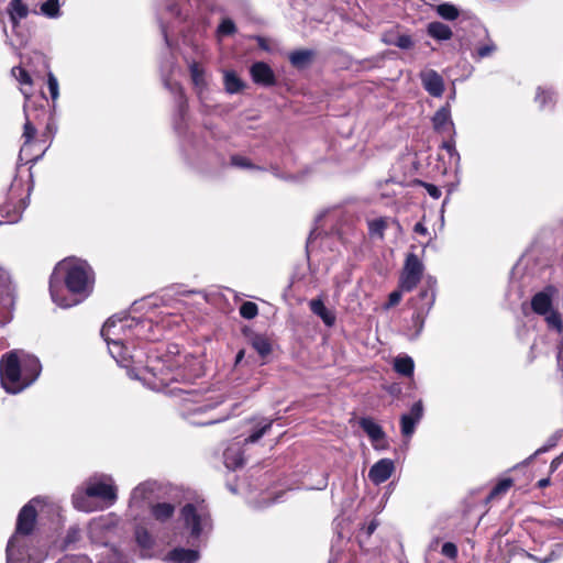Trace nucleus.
<instances>
[{
	"label": "nucleus",
	"mask_w": 563,
	"mask_h": 563,
	"mask_svg": "<svg viewBox=\"0 0 563 563\" xmlns=\"http://www.w3.org/2000/svg\"><path fill=\"white\" fill-rule=\"evenodd\" d=\"M154 376H158L162 385L179 383L184 386L173 387L169 393L178 397L184 406V415L190 417L202 413L223 402L222 395H206L197 389L188 388L191 382L200 375V362L189 354H181L177 345H170L163 356L158 357L156 364L147 365Z\"/></svg>",
	"instance_id": "f257e3e1"
},
{
	"label": "nucleus",
	"mask_w": 563,
	"mask_h": 563,
	"mask_svg": "<svg viewBox=\"0 0 563 563\" xmlns=\"http://www.w3.org/2000/svg\"><path fill=\"white\" fill-rule=\"evenodd\" d=\"M183 488L156 481L140 483L131 492L129 512L134 519L146 518L151 523L174 526L179 522Z\"/></svg>",
	"instance_id": "f03ea898"
},
{
	"label": "nucleus",
	"mask_w": 563,
	"mask_h": 563,
	"mask_svg": "<svg viewBox=\"0 0 563 563\" xmlns=\"http://www.w3.org/2000/svg\"><path fill=\"white\" fill-rule=\"evenodd\" d=\"M93 283V271L86 261L74 257L63 260L51 275L52 300L62 308L74 307L91 294Z\"/></svg>",
	"instance_id": "7ed1b4c3"
},
{
	"label": "nucleus",
	"mask_w": 563,
	"mask_h": 563,
	"mask_svg": "<svg viewBox=\"0 0 563 563\" xmlns=\"http://www.w3.org/2000/svg\"><path fill=\"white\" fill-rule=\"evenodd\" d=\"M144 322L132 317H112L106 321L101 329V335L107 342L109 353L115 362L128 369V375L133 379H142L136 373V367L143 365L145 353L136 347L134 338L142 334Z\"/></svg>",
	"instance_id": "20e7f679"
},
{
	"label": "nucleus",
	"mask_w": 563,
	"mask_h": 563,
	"mask_svg": "<svg viewBox=\"0 0 563 563\" xmlns=\"http://www.w3.org/2000/svg\"><path fill=\"white\" fill-rule=\"evenodd\" d=\"M42 371L35 355L23 350H14L2 355L0 361V379L5 391L18 394L32 385Z\"/></svg>",
	"instance_id": "39448f33"
},
{
	"label": "nucleus",
	"mask_w": 563,
	"mask_h": 563,
	"mask_svg": "<svg viewBox=\"0 0 563 563\" xmlns=\"http://www.w3.org/2000/svg\"><path fill=\"white\" fill-rule=\"evenodd\" d=\"M118 499V487L111 475L95 473L71 496L73 506L80 511L91 512L111 507Z\"/></svg>",
	"instance_id": "423d86ee"
},
{
	"label": "nucleus",
	"mask_w": 563,
	"mask_h": 563,
	"mask_svg": "<svg viewBox=\"0 0 563 563\" xmlns=\"http://www.w3.org/2000/svg\"><path fill=\"white\" fill-rule=\"evenodd\" d=\"M37 530H15L7 545V563H41L46 555L37 544Z\"/></svg>",
	"instance_id": "0eeeda50"
},
{
	"label": "nucleus",
	"mask_w": 563,
	"mask_h": 563,
	"mask_svg": "<svg viewBox=\"0 0 563 563\" xmlns=\"http://www.w3.org/2000/svg\"><path fill=\"white\" fill-rule=\"evenodd\" d=\"M37 516L53 517L52 525H64V519L60 514V507L57 504L49 501L46 497H34L25 504L16 519L15 528H34Z\"/></svg>",
	"instance_id": "6e6552de"
},
{
	"label": "nucleus",
	"mask_w": 563,
	"mask_h": 563,
	"mask_svg": "<svg viewBox=\"0 0 563 563\" xmlns=\"http://www.w3.org/2000/svg\"><path fill=\"white\" fill-rule=\"evenodd\" d=\"M558 296V287L554 285H548L532 296L531 309L536 314L544 318L549 330L563 334L562 314L553 308V299Z\"/></svg>",
	"instance_id": "1a4fd4ad"
},
{
	"label": "nucleus",
	"mask_w": 563,
	"mask_h": 563,
	"mask_svg": "<svg viewBox=\"0 0 563 563\" xmlns=\"http://www.w3.org/2000/svg\"><path fill=\"white\" fill-rule=\"evenodd\" d=\"M179 522L185 528H209L212 525V520L206 501L199 497H189L183 489Z\"/></svg>",
	"instance_id": "9d476101"
},
{
	"label": "nucleus",
	"mask_w": 563,
	"mask_h": 563,
	"mask_svg": "<svg viewBox=\"0 0 563 563\" xmlns=\"http://www.w3.org/2000/svg\"><path fill=\"white\" fill-rule=\"evenodd\" d=\"M424 265L419 257L409 253L405 261L404 271L400 276V287L405 291H411L421 280Z\"/></svg>",
	"instance_id": "9b49d317"
},
{
	"label": "nucleus",
	"mask_w": 563,
	"mask_h": 563,
	"mask_svg": "<svg viewBox=\"0 0 563 563\" xmlns=\"http://www.w3.org/2000/svg\"><path fill=\"white\" fill-rule=\"evenodd\" d=\"M15 301V289L7 271L0 267V314L9 313Z\"/></svg>",
	"instance_id": "f8f14e48"
},
{
	"label": "nucleus",
	"mask_w": 563,
	"mask_h": 563,
	"mask_svg": "<svg viewBox=\"0 0 563 563\" xmlns=\"http://www.w3.org/2000/svg\"><path fill=\"white\" fill-rule=\"evenodd\" d=\"M427 287L422 289L415 299L413 309L424 313H429L435 301V278L429 276L426 279Z\"/></svg>",
	"instance_id": "ddd939ff"
},
{
	"label": "nucleus",
	"mask_w": 563,
	"mask_h": 563,
	"mask_svg": "<svg viewBox=\"0 0 563 563\" xmlns=\"http://www.w3.org/2000/svg\"><path fill=\"white\" fill-rule=\"evenodd\" d=\"M422 87L432 97H441L444 92V81L442 76L434 69H424L420 73Z\"/></svg>",
	"instance_id": "4468645a"
},
{
	"label": "nucleus",
	"mask_w": 563,
	"mask_h": 563,
	"mask_svg": "<svg viewBox=\"0 0 563 563\" xmlns=\"http://www.w3.org/2000/svg\"><path fill=\"white\" fill-rule=\"evenodd\" d=\"M395 463L390 459L377 461L368 471V478L375 485L385 483L394 473Z\"/></svg>",
	"instance_id": "2eb2a0df"
},
{
	"label": "nucleus",
	"mask_w": 563,
	"mask_h": 563,
	"mask_svg": "<svg viewBox=\"0 0 563 563\" xmlns=\"http://www.w3.org/2000/svg\"><path fill=\"white\" fill-rule=\"evenodd\" d=\"M178 18L180 15V8L176 0H159L157 9V18L161 25V31L164 36L167 46H170V42L167 34V26L164 22L165 15Z\"/></svg>",
	"instance_id": "dca6fc26"
},
{
	"label": "nucleus",
	"mask_w": 563,
	"mask_h": 563,
	"mask_svg": "<svg viewBox=\"0 0 563 563\" xmlns=\"http://www.w3.org/2000/svg\"><path fill=\"white\" fill-rule=\"evenodd\" d=\"M252 80L263 87H272L276 84L273 69L264 62H256L250 68Z\"/></svg>",
	"instance_id": "f3484780"
},
{
	"label": "nucleus",
	"mask_w": 563,
	"mask_h": 563,
	"mask_svg": "<svg viewBox=\"0 0 563 563\" xmlns=\"http://www.w3.org/2000/svg\"><path fill=\"white\" fill-rule=\"evenodd\" d=\"M432 125L438 133H449L450 135L455 134L454 123L451 118L450 104L441 107L432 117Z\"/></svg>",
	"instance_id": "a211bd4d"
},
{
	"label": "nucleus",
	"mask_w": 563,
	"mask_h": 563,
	"mask_svg": "<svg viewBox=\"0 0 563 563\" xmlns=\"http://www.w3.org/2000/svg\"><path fill=\"white\" fill-rule=\"evenodd\" d=\"M199 559L200 552L198 549H185L183 547H175L164 556V561L167 563H197Z\"/></svg>",
	"instance_id": "6ab92c4d"
},
{
	"label": "nucleus",
	"mask_w": 563,
	"mask_h": 563,
	"mask_svg": "<svg viewBox=\"0 0 563 563\" xmlns=\"http://www.w3.org/2000/svg\"><path fill=\"white\" fill-rule=\"evenodd\" d=\"M360 427L371 439L375 450H382L385 448V432L382 427L371 418H362L360 420Z\"/></svg>",
	"instance_id": "aec40b11"
},
{
	"label": "nucleus",
	"mask_w": 563,
	"mask_h": 563,
	"mask_svg": "<svg viewBox=\"0 0 563 563\" xmlns=\"http://www.w3.org/2000/svg\"><path fill=\"white\" fill-rule=\"evenodd\" d=\"M227 468L235 471L244 465V451L241 442H232L223 453Z\"/></svg>",
	"instance_id": "412c9836"
},
{
	"label": "nucleus",
	"mask_w": 563,
	"mask_h": 563,
	"mask_svg": "<svg viewBox=\"0 0 563 563\" xmlns=\"http://www.w3.org/2000/svg\"><path fill=\"white\" fill-rule=\"evenodd\" d=\"M190 78L194 84L196 93L201 102H203L205 93L208 89V84L205 78V70L200 67V65L196 62L188 63Z\"/></svg>",
	"instance_id": "4be33fe9"
},
{
	"label": "nucleus",
	"mask_w": 563,
	"mask_h": 563,
	"mask_svg": "<svg viewBox=\"0 0 563 563\" xmlns=\"http://www.w3.org/2000/svg\"><path fill=\"white\" fill-rule=\"evenodd\" d=\"M154 531L155 530H137L136 541L144 550L158 553L163 549V543L157 540V536L153 534Z\"/></svg>",
	"instance_id": "5701e85b"
},
{
	"label": "nucleus",
	"mask_w": 563,
	"mask_h": 563,
	"mask_svg": "<svg viewBox=\"0 0 563 563\" xmlns=\"http://www.w3.org/2000/svg\"><path fill=\"white\" fill-rule=\"evenodd\" d=\"M7 12L13 27L19 26L20 21L29 15V7L22 0H10Z\"/></svg>",
	"instance_id": "b1692460"
},
{
	"label": "nucleus",
	"mask_w": 563,
	"mask_h": 563,
	"mask_svg": "<svg viewBox=\"0 0 563 563\" xmlns=\"http://www.w3.org/2000/svg\"><path fill=\"white\" fill-rule=\"evenodd\" d=\"M390 223L398 225L397 220L386 217L367 220V228L371 238L383 240L385 230Z\"/></svg>",
	"instance_id": "393cba45"
},
{
	"label": "nucleus",
	"mask_w": 563,
	"mask_h": 563,
	"mask_svg": "<svg viewBox=\"0 0 563 563\" xmlns=\"http://www.w3.org/2000/svg\"><path fill=\"white\" fill-rule=\"evenodd\" d=\"M310 310L318 316L325 325L332 327L335 323V314L329 310L322 299H312L309 302Z\"/></svg>",
	"instance_id": "a878e982"
},
{
	"label": "nucleus",
	"mask_w": 563,
	"mask_h": 563,
	"mask_svg": "<svg viewBox=\"0 0 563 563\" xmlns=\"http://www.w3.org/2000/svg\"><path fill=\"white\" fill-rule=\"evenodd\" d=\"M428 35L438 41H448L452 37L451 27L442 22H430L427 27Z\"/></svg>",
	"instance_id": "bb28decb"
},
{
	"label": "nucleus",
	"mask_w": 563,
	"mask_h": 563,
	"mask_svg": "<svg viewBox=\"0 0 563 563\" xmlns=\"http://www.w3.org/2000/svg\"><path fill=\"white\" fill-rule=\"evenodd\" d=\"M224 89L228 93L240 92L244 88V82L232 70H225L223 74Z\"/></svg>",
	"instance_id": "cd10ccee"
},
{
	"label": "nucleus",
	"mask_w": 563,
	"mask_h": 563,
	"mask_svg": "<svg viewBox=\"0 0 563 563\" xmlns=\"http://www.w3.org/2000/svg\"><path fill=\"white\" fill-rule=\"evenodd\" d=\"M395 371L404 376H412L415 369L413 360L410 356H398L394 361Z\"/></svg>",
	"instance_id": "c85d7f7f"
},
{
	"label": "nucleus",
	"mask_w": 563,
	"mask_h": 563,
	"mask_svg": "<svg viewBox=\"0 0 563 563\" xmlns=\"http://www.w3.org/2000/svg\"><path fill=\"white\" fill-rule=\"evenodd\" d=\"M273 426V420L262 419L253 432L243 440L244 444L257 442Z\"/></svg>",
	"instance_id": "c756f323"
},
{
	"label": "nucleus",
	"mask_w": 563,
	"mask_h": 563,
	"mask_svg": "<svg viewBox=\"0 0 563 563\" xmlns=\"http://www.w3.org/2000/svg\"><path fill=\"white\" fill-rule=\"evenodd\" d=\"M534 101L540 110H544L548 107H553L555 102L554 92L550 89H543L539 87L536 92Z\"/></svg>",
	"instance_id": "7c9ffc66"
},
{
	"label": "nucleus",
	"mask_w": 563,
	"mask_h": 563,
	"mask_svg": "<svg viewBox=\"0 0 563 563\" xmlns=\"http://www.w3.org/2000/svg\"><path fill=\"white\" fill-rule=\"evenodd\" d=\"M251 343L253 349L262 356L265 357L272 352V344L269 340L262 335V334H255L251 339Z\"/></svg>",
	"instance_id": "2f4dec72"
},
{
	"label": "nucleus",
	"mask_w": 563,
	"mask_h": 563,
	"mask_svg": "<svg viewBox=\"0 0 563 563\" xmlns=\"http://www.w3.org/2000/svg\"><path fill=\"white\" fill-rule=\"evenodd\" d=\"M41 13L48 19H57L62 15L59 0H46L40 7Z\"/></svg>",
	"instance_id": "473e14b6"
},
{
	"label": "nucleus",
	"mask_w": 563,
	"mask_h": 563,
	"mask_svg": "<svg viewBox=\"0 0 563 563\" xmlns=\"http://www.w3.org/2000/svg\"><path fill=\"white\" fill-rule=\"evenodd\" d=\"M312 52L308 49L295 51L289 55V60L297 68L305 67L311 59Z\"/></svg>",
	"instance_id": "72a5a7b5"
},
{
	"label": "nucleus",
	"mask_w": 563,
	"mask_h": 563,
	"mask_svg": "<svg viewBox=\"0 0 563 563\" xmlns=\"http://www.w3.org/2000/svg\"><path fill=\"white\" fill-rule=\"evenodd\" d=\"M384 42L388 45L397 46L401 49H409L413 46V41L410 35L400 34L397 36H386Z\"/></svg>",
	"instance_id": "f704fd0d"
},
{
	"label": "nucleus",
	"mask_w": 563,
	"mask_h": 563,
	"mask_svg": "<svg viewBox=\"0 0 563 563\" xmlns=\"http://www.w3.org/2000/svg\"><path fill=\"white\" fill-rule=\"evenodd\" d=\"M427 316H428V313L415 310L412 318H411L412 332L410 333V338L412 340L417 339L421 334L423 327H424V321H426Z\"/></svg>",
	"instance_id": "c9c22d12"
},
{
	"label": "nucleus",
	"mask_w": 563,
	"mask_h": 563,
	"mask_svg": "<svg viewBox=\"0 0 563 563\" xmlns=\"http://www.w3.org/2000/svg\"><path fill=\"white\" fill-rule=\"evenodd\" d=\"M438 14L448 21H454L459 18V9L451 3H442L437 7Z\"/></svg>",
	"instance_id": "e433bc0d"
},
{
	"label": "nucleus",
	"mask_w": 563,
	"mask_h": 563,
	"mask_svg": "<svg viewBox=\"0 0 563 563\" xmlns=\"http://www.w3.org/2000/svg\"><path fill=\"white\" fill-rule=\"evenodd\" d=\"M511 486H512L511 478L501 479L490 490L489 495L487 496V501L494 500V499L498 498L499 496L504 495Z\"/></svg>",
	"instance_id": "4c0bfd02"
},
{
	"label": "nucleus",
	"mask_w": 563,
	"mask_h": 563,
	"mask_svg": "<svg viewBox=\"0 0 563 563\" xmlns=\"http://www.w3.org/2000/svg\"><path fill=\"white\" fill-rule=\"evenodd\" d=\"M235 32L236 26L234 22L229 18L223 19L217 29V35L219 38L233 35Z\"/></svg>",
	"instance_id": "58836bf2"
},
{
	"label": "nucleus",
	"mask_w": 563,
	"mask_h": 563,
	"mask_svg": "<svg viewBox=\"0 0 563 563\" xmlns=\"http://www.w3.org/2000/svg\"><path fill=\"white\" fill-rule=\"evenodd\" d=\"M47 88H48V91L51 93V98L53 101V108H55L56 101L59 97V85H58L57 78L51 71L47 74Z\"/></svg>",
	"instance_id": "ea45409f"
},
{
	"label": "nucleus",
	"mask_w": 563,
	"mask_h": 563,
	"mask_svg": "<svg viewBox=\"0 0 563 563\" xmlns=\"http://www.w3.org/2000/svg\"><path fill=\"white\" fill-rule=\"evenodd\" d=\"M29 206V196L25 198L20 199L16 207H14L13 213H10V210H8V221L9 222H18L21 219L22 212L27 208Z\"/></svg>",
	"instance_id": "a19ab883"
},
{
	"label": "nucleus",
	"mask_w": 563,
	"mask_h": 563,
	"mask_svg": "<svg viewBox=\"0 0 563 563\" xmlns=\"http://www.w3.org/2000/svg\"><path fill=\"white\" fill-rule=\"evenodd\" d=\"M258 313L257 305L252 301H245L240 307V314L247 320L255 318Z\"/></svg>",
	"instance_id": "79ce46f5"
},
{
	"label": "nucleus",
	"mask_w": 563,
	"mask_h": 563,
	"mask_svg": "<svg viewBox=\"0 0 563 563\" xmlns=\"http://www.w3.org/2000/svg\"><path fill=\"white\" fill-rule=\"evenodd\" d=\"M417 424L418 423L415 422L409 416L402 415L400 418V428L402 435L410 438L413 434Z\"/></svg>",
	"instance_id": "37998d69"
},
{
	"label": "nucleus",
	"mask_w": 563,
	"mask_h": 563,
	"mask_svg": "<svg viewBox=\"0 0 563 563\" xmlns=\"http://www.w3.org/2000/svg\"><path fill=\"white\" fill-rule=\"evenodd\" d=\"M424 408L421 400L416 401L411 408L409 413H404L405 416H409L415 422L419 423L423 417Z\"/></svg>",
	"instance_id": "c03bdc74"
},
{
	"label": "nucleus",
	"mask_w": 563,
	"mask_h": 563,
	"mask_svg": "<svg viewBox=\"0 0 563 563\" xmlns=\"http://www.w3.org/2000/svg\"><path fill=\"white\" fill-rule=\"evenodd\" d=\"M11 73L20 84L30 86L32 85V78L24 68L13 67Z\"/></svg>",
	"instance_id": "a18cd8bd"
},
{
	"label": "nucleus",
	"mask_w": 563,
	"mask_h": 563,
	"mask_svg": "<svg viewBox=\"0 0 563 563\" xmlns=\"http://www.w3.org/2000/svg\"><path fill=\"white\" fill-rule=\"evenodd\" d=\"M559 438H560V435H559L558 433H555V434L551 435V437L548 439L547 443H545L543 446L539 448V449H538V450H537V451H536V452H534V453L529 457V460H532L533 457H536V456H538V455H540V454H542V453H545V452H548L549 450H551L552 448H554V446L558 444Z\"/></svg>",
	"instance_id": "49530a36"
},
{
	"label": "nucleus",
	"mask_w": 563,
	"mask_h": 563,
	"mask_svg": "<svg viewBox=\"0 0 563 563\" xmlns=\"http://www.w3.org/2000/svg\"><path fill=\"white\" fill-rule=\"evenodd\" d=\"M231 164L239 168L260 169L257 166L253 165L249 158L241 155H233L231 157Z\"/></svg>",
	"instance_id": "de8ad7c7"
},
{
	"label": "nucleus",
	"mask_w": 563,
	"mask_h": 563,
	"mask_svg": "<svg viewBox=\"0 0 563 563\" xmlns=\"http://www.w3.org/2000/svg\"><path fill=\"white\" fill-rule=\"evenodd\" d=\"M280 497V494L264 493L261 501L253 500L252 503H254L255 507L262 508L271 505L272 503L278 501Z\"/></svg>",
	"instance_id": "09e8293b"
},
{
	"label": "nucleus",
	"mask_w": 563,
	"mask_h": 563,
	"mask_svg": "<svg viewBox=\"0 0 563 563\" xmlns=\"http://www.w3.org/2000/svg\"><path fill=\"white\" fill-rule=\"evenodd\" d=\"M495 51L496 45L492 41H488L486 44L479 46L476 49L475 56H477L478 58H485L490 56Z\"/></svg>",
	"instance_id": "8fccbe9b"
},
{
	"label": "nucleus",
	"mask_w": 563,
	"mask_h": 563,
	"mask_svg": "<svg viewBox=\"0 0 563 563\" xmlns=\"http://www.w3.org/2000/svg\"><path fill=\"white\" fill-rule=\"evenodd\" d=\"M441 147H442L443 150H445V151L448 152V154H449L452 158H455V159H456V162H459V161H460V158H461V157H460L459 152H457V151H456V148H455V142H454V140H453V135H451V139H450V140L444 141V142L442 143Z\"/></svg>",
	"instance_id": "3c124183"
},
{
	"label": "nucleus",
	"mask_w": 563,
	"mask_h": 563,
	"mask_svg": "<svg viewBox=\"0 0 563 563\" xmlns=\"http://www.w3.org/2000/svg\"><path fill=\"white\" fill-rule=\"evenodd\" d=\"M36 134V129L35 126L32 124V122L26 118V121L24 123V130H23V137L25 140L24 142V146L26 144H29L33 137L35 136Z\"/></svg>",
	"instance_id": "603ef678"
},
{
	"label": "nucleus",
	"mask_w": 563,
	"mask_h": 563,
	"mask_svg": "<svg viewBox=\"0 0 563 563\" xmlns=\"http://www.w3.org/2000/svg\"><path fill=\"white\" fill-rule=\"evenodd\" d=\"M441 552L444 556L449 558V559H455L457 556V548L454 543L452 542H445L443 545H442V549H441Z\"/></svg>",
	"instance_id": "864d4df0"
},
{
	"label": "nucleus",
	"mask_w": 563,
	"mask_h": 563,
	"mask_svg": "<svg viewBox=\"0 0 563 563\" xmlns=\"http://www.w3.org/2000/svg\"><path fill=\"white\" fill-rule=\"evenodd\" d=\"M401 291L399 290H395L393 292L389 294L388 296V301L386 302L385 305V309H390L391 307H395L396 305H398L401 300Z\"/></svg>",
	"instance_id": "5fc2aeb1"
},
{
	"label": "nucleus",
	"mask_w": 563,
	"mask_h": 563,
	"mask_svg": "<svg viewBox=\"0 0 563 563\" xmlns=\"http://www.w3.org/2000/svg\"><path fill=\"white\" fill-rule=\"evenodd\" d=\"M424 188H426L428 195L430 197H432L433 199H439L441 197V195H442L440 188L437 187L435 185L424 184Z\"/></svg>",
	"instance_id": "6e6d98bb"
},
{
	"label": "nucleus",
	"mask_w": 563,
	"mask_h": 563,
	"mask_svg": "<svg viewBox=\"0 0 563 563\" xmlns=\"http://www.w3.org/2000/svg\"><path fill=\"white\" fill-rule=\"evenodd\" d=\"M186 111H187V101H186L184 95L180 93L179 100H178V114H179L180 121L184 120Z\"/></svg>",
	"instance_id": "4d7b16f0"
},
{
	"label": "nucleus",
	"mask_w": 563,
	"mask_h": 563,
	"mask_svg": "<svg viewBox=\"0 0 563 563\" xmlns=\"http://www.w3.org/2000/svg\"><path fill=\"white\" fill-rule=\"evenodd\" d=\"M200 532H201V530H198V529L190 530V534H189V537H188L187 542L195 547V545H196V542H197V541L199 540V538H200Z\"/></svg>",
	"instance_id": "13d9d810"
},
{
	"label": "nucleus",
	"mask_w": 563,
	"mask_h": 563,
	"mask_svg": "<svg viewBox=\"0 0 563 563\" xmlns=\"http://www.w3.org/2000/svg\"><path fill=\"white\" fill-rule=\"evenodd\" d=\"M562 463H563V452L559 456H556L555 459L552 460L551 465H550L551 471L552 472L556 471Z\"/></svg>",
	"instance_id": "bf43d9fd"
},
{
	"label": "nucleus",
	"mask_w": 563,
	"mask_h": 563,
	"mask_svg": "<svg viewBox=\"0 0 563 563\" xmlns=\"http://www.w3.org/2000/svg\"><path fill=\"white\" fill-rule=\"evenodd\" d=\"M256 41H257V44L258 46L264 49V51H269V46H268V43H267V40L262 37V36H257L256 37Z\"/></svg>",
	"instance_id": "052dcab7"
},
{
	"label": "nucleus",
	"mask_w": 563,
	"mask_h": 563,
	"mask_svg": "<svg viewBox=\"0 0 563 563\" xmlns=\"http://www.w3.org/2000/svg\"><path fill=\"white\" fill-rule=\"evenodd\" d=\"M413 231L418 234H427L428 229L421 222H418L415 224Z\"/></svg>",
	"instance_id": "680f3d73"
},
{
	"label": "nucleus",
	"mask_w": 563,
	"mask_h": 563,
	"mask_svg": "<svg viewBox=\"0 0 563 563\" xmlns=\"http://www.w3.org/2000/svg\"><path fill=\"white\" fill-rule=\"evenodd\" d=\"M558 363H559V366L563 369V341L561 342V344L559 346Z\"/></svg>",
	"instance_id": "e2e57ef3"
},
{
	"label": "nucleus",
	"mask_w": 563,
	"mask_h": 563,
	"mask_svg": "<svg viewBox=\"0 0 563 563\" xmlns=\"http://www.w3.org/2000/svg\"><path fill=\"white\" fill-rule=\"evenodd\" d=\"M219 421H221V419H212V420H208V421H195V420H192V423L201 424V426H208V424H212V423H216V422H219Z\"/></svg>",
	"instance_id": "0e129e2a"
},
{
	"label": "nucleus",
	"mask_w": 563,
	"mask_h": 563,
	"mask_svg": "<svg viewBox=\"0 0 563 563\" xmlns=\"http://www.w3.org/2000/svg\"><path fill=\"white\" fill-rule=\"evenodd\" d=\"M317 236V231H311L309 238H308V246L312 243L313 239Z\"/></svg>",
	"instance_id": "69168bd1"
},
{
	"label": "nucleus",
	"mask_w": 563,
	"mask_h": 563,
	"mask_svg": "<svg viewBox=\"0 0 563 563\" xmlns=\"http://www.w3.org/2000/svg\"><path fill=\"white\" fill-rule=\"evenodd\" d=\"M244 357V351L241 350L238 354H236V357H235V363H240L242 361V358Z\"/></svg>",
	"instance_id": "338daca9"
},
{
	"label": "nucleus",
	"mask_w": 563,
	"mask_h": 563,
	"mask_svg": "<svg viewBox=\"0 0 563 563\" xmlns=\"http://www.w3.org/2000/svg\"><path fill=\"white\" fill-rule=\"evenodd\" d=\"M0 318L3 320H10L11 319V310L9 311V313H5L4 316L0 314Z\"/></svg>",
	"instance_id": "774afa93"
}]
</instances>
